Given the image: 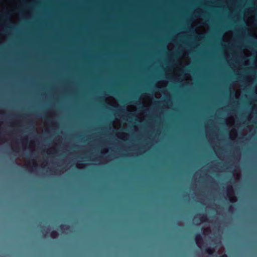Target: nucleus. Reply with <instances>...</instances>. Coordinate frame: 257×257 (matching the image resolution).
<instances>
[{"label":"nucleus","instance_id":"20e7f679","mask_svg":"<svg viewBox=\"0 0 257 257\" xmlns=\"http://www.w3.org/2000/svg\"><path fill=\"white\" fill-rule=\"evenodd\" d=\"M206 252H207L209 255H212L215 251V249L214 248H212L211 247H207L205 249Z\"/></svg>","mask_w":257,"mask_h":257},{"label":"nucleus","instance_id":"0eeeda50","mask_svg":"<svg viewBox=\"0 0 257 257\" xmlns=\"http://www.w3.org/2000/svg\"><path fill=\"white\" fill-rule=\"evenodd\" d=\"M3 19H5L6 21H10V18L7 15H4L2 17Z\"/></svg>","mask_w":257,"mask_h":257},{"label":"nucleus","instance_id":"f03ea898","mask_svg":"<svg viewBox=\"0 0 257 257\" xmlns=\"http://www.w3.org/2000/svg\"><path fill=\"white\" fill-rule=\"evenodd\" d=\"M195 240H196V243L197 246L199 248H202V247L205 246V245H204V243L203 241L202 237L200 233H197L196 235Z\"/></svg>","mask_w":257,"mask_h":257},{"label":"nucleus","instance_id":"9b49d317","mask_svg":"<svg viewBox=\"0 0 257 257\" xmlns=\"http://www.w3.org/2000/svg\"><path fill=\"white\" fill-rule=\"evenodd\" d=\"M32 127L33 128H34V126L33 125H30V127Z\"/></svg>","mask_w":257,"mask_h":257},{"label":"nucleus","instance_id":"423d86ee","mask_svg":"<svg viewBox=\"0 0 257 257\" xmlns=\"http://www.w3.org/2000/svg\"><path fill=\"white\" fill-rule=\"evenodd\" d=\"M200 220L201 222H204L205 221H206L207 220L206 216L205 215H203L201 216Z\"/></svg>","mask_w":257,"mask_h":257},{"label":"nucleus","instance_id":"1a4fd4ad","mask_svg":"<svg viewBox=\"0 0 257 257\" xmlns=\"http://www.w3.org/2000/svg\"><path fill=\"white\" fill-rule=\"evenodd\" d=\"M233 209V207L232 206H230L229 207V211H231Z\"/></svg>","mask_w":257,"mask_h":257},{"label":"nucleus","instance_id":"7ed1b4c3","mask_svg":"<svg viewBox=\"0 0 257 257\" xmlns=\"http://www.w3.org/2000/svg\"><path fill=\"white\" fill-rule=\"evenodd\" d=\"M50 236L52 238L55 239L59 236V233L56 230H53L50 233Z\"/></svg>","mask_w":257,"mask_h":257},{"label":"nucleus","instance_id":"6e6552de","mask_svg":"<svg viewBox=\"0 0 257 257\" xmlns=\"http://www.w3.org/2000/svg\"><path fill=\"white\" fill-rule=\"evenodd\" d=\"M37 167V164L35 163H33V166L32 167H31L32 169H33V168H36V167Z\"/></svg>","mask_w":257,"mask_h":257},{"label":"nucleus","instance_id":"9d476101","mask_svg":"<svg viewBox=\"0 0 257 257\" xmlns=\"http://www.w3.org/2000/svg\"><path fill=\"white\" fill-rule=\"evenodd\" d=\"M219 257H228V256L226 254L224 253V254L219 256Z\"/></svg>","mask_w":257,"mask_h":257},{"label":"nucleus","instance_id":"39448f33","mask_svg":"<svg viewBox=\"0 0 257 257\" xmlns=\"http://www.w3.org/2000/svg\"><path fill=\"white\" fill-rule=\"evenodd\" d=\"M59 228L60 229H65V230H68L70 228V226L66 224H61L59 226Z\"/></svg>","mask_w":257,"mask_h":257},{"label":"nucleus","instance_id":"f8f14e48","mask_svg":"<svg viewBox=\"0 0 257 257\" xmlns=\"http://www.w3.org/2000/svg\"><path fill=\"white\" fill-rule=\"evenodd\" d=\"M256 44H257V43H254V46H256Z\"/></svg>","mask_w":257,"mask_h":257},{"label":"nucleus","instance_id":"f257e3e1","mask_svg":"<svg viewBox=\"0 0 257 257\" xmlns=\"http://www.w3.org/2000/svg\"><path fill=\"white\" fill-rule=\"evenodd\" d=\"M227 195L231 202L234 203L236 201V198L234 196L233 189L231 186L227 187Z\"/></svg>","mask_w":257,"mask_h":257}]
</instances>
